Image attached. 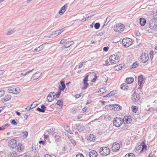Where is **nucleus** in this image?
I'll use <instances>...</instances> for the list:
<instances>
[{"label": "nucleus", "mask_w": 157, "mask_h": 157, "mask_svg": "<svg viewBox=\"0 0 157 157\" xmlns=\"http://www.w3.org/2000/svg\"><path fill=\"white\" fill-rule=\"evenodd\" d=\"M10 156L11 157H16L17 156V153L16 151H13L10 153Z\"/></svg>", "instance_id": "nucleus-36"}, {"label": "nucleus", "mask_w": 157, "mask_h": 157, "mask_svg": "<svg viewBox=\"0 0 157 157\" xmlns=\"http://www.w3.org/2000/svg\"><path fill=\"white\" fill-rule=\"evenodd\" d=\"M126 81L127 83L130 84L133 82L134 79L132 78H126Z\"/></svg>", "instance_id": "nucleus-31"}, {"label": "nucleus", "mask_w": 157, "mask_h": 157, "mask_svg": "<svg viewBox=\"0 0 157 157\" xmlns=\"http://www.w3.org/2000/svg\"><path fill=\"white\" fill-rule=\"evenodd\" d=\"M6 128L4 125H3L2 127H0V131L2 130H3L5 129Z\"/></svg>", "instance_id": "nucleus-57"}, {"label": "nucleus", "mask_w": 157, "mask_h": 157, "mask_svg": "<svg viewBox=\"0 0 157 157\" xmlns=\"http://www.w3.org/2000/svg\"><path fill=\"white\" fill-rule=\"evenodd\" d=\"M119 58L117 55H111L109 58V62L111 64H115L119 61Z\"/></svg>", "instance_id": "nucleus-2"}, {"label": "nucleus", "mask_w": 157, "mask_h": 157, "mask_svg": "<svg viewBox=\"0 0 157 157\" xmlns=\"http://www.w3.org/2000/svg\"><path fill=\"white\" fill-rule=\"evenodd\" d=\"M68 7V4L67 3L61 7L59 11V13L60 15L63 14L65 12Z\"/></svg>", "instance_id": "nucleus-15"}, {"label": "nucleus", "mask_w": 157, "mask_h": 157, "mask_svg": "<svg viewBox=\"0 0 157 157\" xmlns=\"http://www.w3.org/2000/svg\"><path fill=\"white\" fill-rule=\"evenodd\" d=\"M60 85L62 87V90H64L65 87V85L64 81H61L60 82Z\"/></svg>", "instance_id": "nucleus-35"}, {"label": "nucleus", "mask_w": 157, "mask_h": 157, "mask_svg": "<svg viewBox=\"0 0 157 157\" xmlns=\"http://www.w3.org/2000/svg\"><path fill=\"white\" fill-rule=\"evenodd\" d=\"M53 95V98L54 99L56 98H58L59 97H58L57 95L56 94H55Z\"/></svg>", "instance_id": "nucleus-61"}, {"label": "nucleus", "mask_w": 157, "mask_h": 157, "mask_svg": "<svg viewBox=\"0 0 157 157\" xmlns=\"http://www.w3.org/2000/svg\"><path fill=\"white\" fill-rule=\"evenodd\" d=\"M39 143L40 144H42L43 145H44L45 144V142L43 141V140H41L39 141Z\"/></svg>", "instance_id": "nucleus-62"}, {"label": "nucleus", "mask_w": 157, "mask_h": 157, "mask_svg": "<svg viewBox=\"0 0 157 157\" xmlns=\"http://www.w3.org/2000/svg\"><path fill=\"white\" fill-rule=\"evenodd\" d=\"M109 49V48L108 47H104L103 50L104 51L106 52Z\"/></svg>", "instance_id": "nucleus-56"}, {"label": "nucleus", "mask_w": 157, "mask_h": 157, "mask_svg": "<svg viewBox=\"0 0 157 157\" xmlns=\"http://www.w3.org/2000/svg\"><path fill=\"white\" fill-rule=\"evenodd\" d=\"M105 32L103 31H101L100 33H99L97 35V36H101L104 34L105 33Z\"/></svg>", "instance_id": "nucleus-49"}, {"label": "nucleus", "mask_w": 157, "mask_h": 157, "mask_svg": "<svg viewBox=\"0 0 157 157\" xmlns=\"http://www.w3.org/2000/svg\"><path fill=\"white\" fill-rule=\"evenodd\" d=\"M114 29L116 32L120 33L124 30V25L121 23H117L114 26Z\"/></svg>", "instance_id": "nucleus-6"}, {"label": "nucleus", "mask_w": 157, "mask_h": 157, "mask_svg": "<svg viewBox=\"0 0 157 157\" xmlns=\"http://www.w3.org/2000/svg\"><path fill=\"white\" fill-rule=\"evenodd\" d=\"M99 91L100 94H103L106 92V90L105 89V88H101L99 90Z\"/></svg>", "instance_id": "nucleus-40"}, {"label": "nucleus", "mask_w": 157, "mask_h": 157, "mask_svg": "<svg viewBox=\"0 0 157 157\" xmlns=\"http://www.w3.org/2000/svg\"><path fill=\"white\" fill-rule=\"evenodd\" d=\"M97 78V76L95 75L94 76V78L91 80V82H95L96 81Z\"/></svg>", "instance_id": "nucleus-54"}, {"label": "nucleus", "mask_w": 157, "mask_h": 157, "mask_svg": "<svg viewBox=\"0 0 157 157\" xmlns=\"http://www.w3.org/2000/svg\"><path fill=\"white\" fill-rule=\"evenodd\" d=\"M123 122L125 124H128L130 123L132 121V119L130 116H125L122 119Z\"/></svg>", "instance_id": "nucleus-13"}, {"label": "nucleus", "mask_w": 157, "mask_h": 157, "mask_svg": "<svg viewBox=\"0 0 157 157\" xmlns=\"http://www.w3.org/2000/svg\"><path fill=\"white\" fill-rule=\"evenodd\" d=\"M74 42L73 41L67 42L65 44L64 48H68L74 44Z\"/></svg>", "instance_id": "nucleus-28"}, {"label": "nucleus", "mask_w": 157, "mask_h": 157, "mask_svg": "<svg viewBox=\"0 0 157 157\" xmlns=\"http://www.w3.org/2000/svg\"><path fill=\"white\" fill-rule=\"evenodd\" d=\"M105 66H108L110 65V64L109 63V62L108 60H106L105 61Z\"/></svg>", "instance_id": "nucleus-59"}, {"label": "nucleus", "mask_w": 157, "mask_h": 157, "mask_svg": "<svg viewBox=\"0 0 157 157\" xmlns=\"http://www.w3.org/2000/svg\"><path fill=\"white\" fill-rule=\"evenodd\" d=\"M11 98V96L10 95H7L5 97V98H2L1 101L2 102H5L10 100Z\"/></svg>", "instance_id": "nucleus-23"}, {"label": "nucleus", "mask_w": 157, "mask_h": 157, "mask_svg": "<svg viewBox=\"0 0 157 157\" xmlns=\"http://www.w3.org/2000/svg\"><path fill=\"white\" fill-rule=\"evenodd\" d=\"M37 105V104L36 102H33L31 104L30 107L28 106L25 109L27 111H29L31 109L36 107Z\"/></svg>", "instance_id": "nucleus-22"}, {"label": "nucleus", "mask_w": 157, "mask_h": 157, "mask_svg": "<svg viewBox=\"0 0 157 157\" xmlns=\"http://www.w3.org/2000/svg\"><path fill=\"white\" fill-rule=\"evenodd\" d=\"M44 44H43L38 47V52H40L43 48L44 46Z\"/></svg>", "instance_id": "nucleus-39"}, {"label": "nucleus", "mask_w": 157, "mask_h": 157, "mask_svg": "<svg viewBox=\"0 0 157 157\" xmlns=\"http://www.w3.org/2000/svg\"><path fill=\"white\" fill-rule=\"evenodd\" d=\"M76 125L78 131L80 132L83 130L84 126L83 125H80L79 124H78Z\"/></svg>", "instance_id": "nucleus-26"}, {"label": "nucleus", "mask_w": 157, "mask_h": 157, "mask_svg": "<svg viewBox=\"0 0 157 157\" xmlns=\"http://www.w3.org/2000/svg\"><path fill=\"white\" fill-rule=\"evenodd\" d=\"M67 40V39H63L60 41L59 43L61 44H63Z\"/></svg>", "instance_id": "nucleus-55"}, {"label": "nucleus", "mask_w": 157, "mask_h": 157, "mask_svg": "<svg viewBox=\"0 0 157 157\" xmlns=\"http://www.w3.org/2000/svg\"><path fill=\"white\" fill-rule=\"evenodd\" d=\"M9 145L10 147L14 148H15L17 145V141L14 139H12L9 142Z\"/></svg>", "instance_id": "nucleus-11"}, {"label": "nucleus", "mask_w": 157, "mask_h": 157, "mask_svg": "<svg viewBox=\"0 0 157 157\" xmlns=\"http://www.w3.org/2000/svg\"><path fill=\"white\" fill-rule=\"evenodd\" d=\"M5 93V91L3 90H0V97L3 96Z\"/></svg>", "instance_id": "nucleus-46"}, {"label": "nucleus", "mask_w": 157, "mask_h": 157, "mask_svg": "<svg viewBox=\"0 0 157 157\" xmlns=\"http://www.w3.org/2000/svg\"><path fill=\"white\" fill-rule=\"evenodd\" d=\"M123 67L122 66V65L121 64H120L116 66L114 68V70L116 71H118L120 70L121 69L123 68Z\"/></svg>", "instance_id": "nucleus-32"}, {"label": "nucleus", "mask_w": 157, "mask_h": 157, "mask_svg": "<svg viewBox=\"0 0 157 157\" xmlns=\"http://www.w3.org/2000/svg\"><path fill=\"white\" fill-rule=\"evenodd\" d=\"M55 94V92H51L48 96L47 99L48 101L51 102L52 101V94Z\"/></svg>", "instance_id": "nucleus-29"}, {"label": "nucleus", "mask_w": 157, "mask_h": 157, "mask_svg": "<svg viewBox=\"0 0 157 157\" xmlns=\"http://www.w3.org/2000/svg\"><path fill=\"white\" fill-rule=\"evenodd\" d=\"M155 19H157V10L156 11V13L154 15V18Z\"/></svg>", "instance_id": "nucleus-64"}, {"label": "nucleus", "mask_w": 157, "mask_h": 157, "mask_svg": "<svg viewBox=\"0 0 157 157\" xmlns=\"http://www.w3.org/2000/svg\"><path fill=\"white\" fill-rule=\"evenodd\" d=\"M28 132H27L25 131L23 132V137L25 138H26L28 136Z\"/></svg>", "instance_id": "nucleus-47"}, {"label": "nucleus", "mask_w": 157, "mask_h": 157, "mask_svg": "<svg viewBox=\"0 0 157 157\" xmlns=\"http://www.w3.org/2000/svg\"><path fill=\"white\" fill-rule=\"evenodd\" d=\"M13 29H11L8 31L7 33V35H10L12 34L13 32Z\"/></svg>", "instance_id": "nucleus-48"}, {"label": "nucleus", "mask_w": 157, "mask_h": 157, "mask_svg": "<svg viewBox=\"0 0 157 157\" xmlns=\"http://www.w3.org/2000/svg\"><path fill=\"white\" fill-rule=\"evenodd\" d=\"M41 73L40 72H36L34 74L31 78L33 80L38 79L41 76Z\"/></svg>", "instance_id": "nucleus-19"}, {"label": "nucleus", "mask_w": 157, "mask_h": 157, "mask_svg": "<svg viewBox=\"0 0 157 157\" xmlns=\"http://www.w3.org/2000/svg\"><path fill=\"white\" fill-rule=\"evenodd\" d=\"M63 127L64 129L70 134H73L75 132L74 130H70V128L68 125L67 124H65Z\"/></svg>", "instance_id": "nucleus-17"}, {"label": "nucleus", "mask_w": 157, "mask_h": 157, "mask_svg": "<svg viewBox=\"0 0 157 157\" xmlns=\"http://www.w3.org/2000/svg\"><path fill=\"white\" fill-rule=\"evenodd\" d=\"M94 28L96 29H98L100 27V24L99 23H96L94 25Z\"/></svg>", "instance_id": "nucleus-43"}, {"label": "nucleus", "mask_w": 157, "mask_h": 157, "mask_svg": "<svg viewBox=\"0 0 157 157\" xmlns=\"http://www.w3.org/2000/svg\"><path fill=\"white\" fill-rule=\"evenodd\" d=\"M76 157H84L83 154L82 153H79L77 154L76 156Z\"/></svg>", "instance_id": "nucleus-51"}, {"label": "nucleus", "mask_w": 157, "mask_h": 157, "mask_svg": "<svg viewBox=\"0 0 157 157\" xmlns=\"http://www.w3.org/2000/svg\"><path fill=\"white\" fill-rule=\"evenodd\" d=\"M137 63L136 62L133 64L132 65V66H131V68H135L137 67Z\"/></svg>", "instance_id": "nucleus-42"}, {"label": "nucleus", "mask_w": 157, "mask_h": 157, "mask_svg": "<svg viewBox=\"0 0 157 157\" xmlns=\"http://www.w3.org/2000/svg\"><path fill=\"white\" fill-rule=\"evenodd\" d=\"M69 140H70V142L74 146H75L76 145L75 141L74 140L70 138H69Z\"/></svg>", "instance_id": "nucleus-45"}, {"label": "nucleus", "mask_w": 157, "mask_h": 157, "mask_svg": "<svg viewBox=\"0 0 157 157\" xmlns=\"http://www.w3.org/2000/svg\"><path fill=\"white\" fill-rule=\"evenodd\" d=\"M146 20L144 18H141L140 19V23L142 26H144L146 23Z\"/></svg>", "instance_id": "nucleus-27"}, {"label": "nucleus", "mask_w": 157, "mask_h": 157, "mask_svg": "<svg viewBox=\"0 0 157 157\" xmlns=\"http://www.w3.org/2000/svg\"><path fill=\"white\" fill-rule=\"evenodd\" d=\"M56 104L58 105L61 106L63 105V102L61 100H59L56 103Z\"/></svg>", "instance_id": "nucleus-41"}, {"label": "nucleus", "mask_w": 157, "mask_h": 157, "mask_svg": "<svg viewBox=\"0 0 157 157\" xmlns=\"http://www.w3.org/2000/svg\"><path fill=\"white\" fill-rule=\"evenodd\" d=\"M122 42L124 46L125 47H128L132 44V40L128 38L123 39Z\"/></svg>", "instance_id": "nucleus-5"}, {"label": "nucleus", "mask_w": 157, "mask_h": 157, "mask_svg": "<svg viewBox=\"0 0 157 157\" xmlns=\"http://www.w3.org/2000/svg\"><path fill=\"white\" fill-rule=\"evenodd\" d=\"M110 152V149L106 147H101L99 150L100 154L104 156L107 155L109 154Z\"/></svg>", "instance_id": "nucleus-3"}, {"label": "nucleus", "mask_w": 157, "mask_h": 157, "mask_svg": "<svg viewBox=\"0 0 157 157\" xmlns=\"http://www.w3.org/2000/svg\"><path fill=\"white\" fill-rule=\"evenodd\" d=\"M131 98L133 101L137 102L139 101L140 98V95L139 94L136 93V91H135L132 95Z\"/></svg>", "instance_id": "nucleus-10"}, {"label": "nucleus", "mask_w": 157, "mask_h": 157, "mask_svg": "<svg viewBox=\"0 0 157 157\" xmlns=\"http://www.w3.org/2000/svg\"><path fill=\"white\" fill-rule=\"evenodd\" d=\"M143 81V78L142 75H140L138 77V82L140 84L139 86H141Z\"/></svg>", "instance_id": "nucleus-30"}, {"label": "nucleus", "mask_w": 157, "mask_h": 157, "mask_svg": "<svg viewBox=\"0 0 157 157\" xmlns=\"http://www.w3.org/2000/svg\"><path fill=\"white\" fill-rule=\"evenodd\" d=\"M147 146L144 144V143L143 142L140 145L136 147V151L140 150V152L145 151L147 150Z\"/></svg>", "instance_id": "nucleus-8"}, {"label": "nucleus", "mask_w": 157, "mask_h": 157, "mask_svg": "<svg viewBox=\"0 0 157 157\" xmlns=\"http://www.w3.org/2000/svg\"><path fill=\"white\" fill-rule=\"evenodd\" d=\"M88 77L89 75H87L83 79V82L84 85L83 87V89H86L89 85V84L87 82Z\"/></svg>", "instance_id": "nucleus-12"}, {"label": "nucleus", "mask_w": 157, "mask_h": 157, "mask_svg": "<svg viewBox=\"0 0 157 157\" xmlns=\"http://www.w3.org/2000/svg\"><path fill=\"white\" fill-rule=\"evenodd\" d=\"M5 72V71L3 70H0V75H3Z\"/></svg>", "instance_id": "nucleus-60"}, {"label": "nucleus", "mask_w": 157, "mask_h": 157, "mask_svg": "<svg viewBox=\"0 0 157 157\" xmlns=\"http://www.w3.org/2000/svg\"><path fill=\"white\" fill-rule=\"evenodd\" d=\"M60 137L59 135H56L55 136V138H56V140L57 141H59V139Z\"/></svg>", "instance_id": "nucleus-53"}, {"label": "nucleus", "mask_w": 157, "mask_h": 157, "mask_svg": "<svg viewBox=\"0 0 157 157\" xmlns=\"http://www.w3.org/2000/svg\"><path fill=\"white\" fill-rule=\"evenodd\" d=\"M48 132L49 134H53L54 133V129L53 128H51Z\"/></svg>", "instance_id": "nucleus-44"}, {"label": "nucleus", "mask_w": 157, "mask_h": 157, "mask_svg": "<svg viewBox=\"0 0 157 157\" xmlns=\"http://www.w3.org/2000/svg\"><path fill=\"white\" fill-rule=\"evenodd\" d=\"M92 16V15L90 16H89L88 17H86L85 19H82V22H84V21H86V20H87V19L91 17Z\"/></svg>", "instance_id": "nucleus-50"}, {"label": "nucleus", "mask_w": 157, "mask_h": 157, "mask_svg": "<svg viewBox=\"0 0 157 157\" xmlns=\"http://www.w3.org/2000/svg\"><path fill=\"white\" fill-rule=\"evenodd\" d=\"M149 25L151 29L157 28V20L154 18L151 19L149 21Z\"/></svg>", "instance_id": "nucleus-4"}, {"label": "nucleus", "mask_w": 157, "mask_h": 157, "mask_svg": "<svg viewBox=\"0 0 157 157\" xmlns=\"http://www.w3.org/2000/svg\"><path fill=\"white\" fill-rule=\"evenodd\" d=\"M64 28H63L60 29L54 32H53L51 35V36L52 37H55L59 34H60L61 33H62L64 30Z\"/></svg>", "instance_id": "nucleus-16"}, {"label": "nucleus", "mask_w": 157, "mask_h": 157, "mask_svg": "<svg viewBox=\"0 0 157 157\" xmlns=\"http://www.w3.org/2000/svg\"><path fill=\"white\" fill-rule=\"evenodd\" d=\"M132 111L133 112L136 113L137 112L138 109L136 106L132 105Z\"/></svg>", "instance_id": "nucleus-34"}, {"label": "nucleus", "mask_w": 157, "mask_h": 157, "mask_svg": "<svg viewBox=\"0 0 157 157\" xmlns=\"http://www.w3.org/2000/svg\"><path fill=\"white\" fill-rule=\"evenodd\" d=\"M96 137L93 134H90V136L88 137V140L90 141H94L96 140Z\"/></svg>", "instance_id": "nucleus-25"}, {"label": "nucleus", "mask_w": 157, "mask_h": 157, "mask_svg": "<svg viewBox=\"0 0 157 157\" xmlns=\"http://www.w3.org/2000/svg\"><path fill=\"white\" fill-rule=\"evenodd\" d=\"M124 157H136L135 155L133 153H129L126 154Z\"/></svg>", "instance_id": "nucleus-33"}, {"label": "nucleus", "mask_w": 157, "mask_h": 157, "mask_svg": "<svg viewBox=\"0 0 157 157\" xmlns=\"http://www.w3.org/2000/svg\"><path fill=\"white\" fill-rule=\"evenodd\" d=\"M16 147L17 151L19 152L23 151L24 148V146L21 143H18Z\"/></svg>", "instance_id": "nucleus-18"}, {"label": "nucleus", "mask_w": 157, "mask_h": 157, "mask_svg": "<svg viewBox=\"0 0 157 157\" xmlns=\"http://www.w3.org/2000/svg\"><path fill=\"white\" fill-rule=\"evenodd\" d=\"M21 90L20 88L17 86H13L8 87V92L10 93H12L17 94L20 92Z\"/></svg>", "instance_id": "nucleus-1"}, {"label": "nucleus", "mask_w": 157, "mask_h": 157, "mask_svg": "<svg viewBox=\"0 0 157 157\" xmlns=\"http://www.w3.org/2000/svg\"><path fill=\"white\" fill-rule=\"evenodd\" d=\"M120 148V145L118 143H115L113 144L112 149L114 151H118Z\"/></svg>", "instance_id": "nucleus-14"}, {"label": "nucleus", "mask_w": 157, "mask_h": 157, "mask_svg": "<svg viewBox=\"0 0 157 157\" xmlns=\"http://www.w3.org/2000/svg\"><path fill=\"white\" fill-rule=\"evenodd\" d=\"M33 69H32V70H31L27 72L26 73H25V74H24L23 73H21L20 75L21 76H25L27 74L29 73L30 72L32 71L33 70Z\"/></svg>", "instance_id": "nucleus-37"}, {"label": "nucleus", "mask_w": 157, "mask_h": 157, "mask_svg": "<svg viewBox=\"0 0 157 157\" xmlns=\"http://www.w3.org/2000/svg\"><path fill=\"white\" fill-rule=\"evenodd\" d=\"M43 157H52V156L46 154Z\"/></svg>", "instance_id": "nucleus-63"}, {"label": "nucleus", "mask_w": 157, "mask_h": 157, "mask_svg": "<svg viewBox=\"0 0 157 157\" xmlns=\"http://www.w3.org/2000/svg\"><path fill=\"white\" fill-rule=\"evenodd\" d=\"M11 122L12 124L14 125H16L17 124L15 120H12Z\"/></svg>", "instance_id": "nucleus-52"}, {"label": "nucleus", "mask_w": 157, "mask_h": 157, "mask_svg": "<svg viewBox=\"0 0 157 157\" xmlns=\"http://www.w3.org/2000/svg\"><path fill=\"white\" fill-rule=\"evenodd\" d=\"M149 59L148 55L145 53H142L140 56V59L143 63H146Z\"/></svg>", "instance_id": "nucleus-9"}, {"label": "nucleus", "mask_w": 157, "mask_h": 157, "mask_svg": "<svg viewBox=\"0 0 157 157\" xmlns=\"http://www.w3.org/2000/svg\"><path fill=\"white\" fill-rule=\"evenodd\" d=\"M127 87L128 86H126V84H123L121 85V89H123L124 90H126L127 89Z\"/></svg>", "instance_id": "nucleus-38"}, {"label": "nucleus", "mask_w": 157, "mask_h": 157, "mask_svg": "<svg viewBox=\"0 0 157 157\" xmlns=\"http://www.w3.org/2000/svg\"><path fill=\"white\" fill-rule=\"evenodd\" d=\"M123 123L122 119L121 118H115L114 119L113 121L114 125L117 127H120Z\"/></svg>", "instance_id": "nucleus-7"}, {"label": "nucleus", "mask_w": 157, "mask_h": 157, "mask_svg": "<svg viewBox=\"0 0 157 157\" xmlns=\"http://www.w3.org/2000/svg\"><path fill=\"white\" fill-rule=\"evenodd\" d=\"M89 156L90 157H97L98 153L95 150H92L89 153Z\"/></svg>", "instance_id": "nucleus-21"}, {"label": "nucleus", "mask_w": 157, "mask_h": 157, "mask_svg": "<svg viewBox=\"0 0 157 157\" xmlns=\"http://www.w3.org/2000/svg\"><path fill=\"white\" fill-rule=\"evenodd\" d=\"M46 107L44 105H42L41 106V108H38L36 110L41 113H44L46 109Z\"/></svg>", "instance_id": "nucleus-24"}, {"label": "nucleus", "mask_w": 157, "mask_h": 157, "mask_svg": "<svg viewBox=\"0 0 157 157\" xmlns=\"http://www.w3.org/2000/svg\"><path fill=\"white\" fill-rule=\"evenodd\" d=\"M111 106L112 107V109L116 111H119L121 108V106L118 105H113Z\"/></svg>", "instance_id": "nucleus-20"}, {"label": "nucleus", "mask_w": 157, "mask_h": 157, "mask_svg": "<svg viewBox=\"0 0 157 157\" xmlns=\"http://www.w3.org/2000/svg\"><path fill=\"white\" fill-rule=\"evenodd\" d=\"M92 102V100H88L87 101L86 104V105H88Z\"/></svg>", "instance_id": "nucleus-58"}]
</instances>
